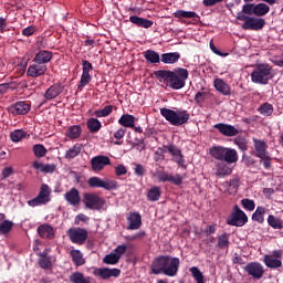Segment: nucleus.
<instances>
[{"label":"nucleus","mask_w":283,"mask_h":283,"mask_svg":"<svg viewBox=\"0 0 283 283\" xmlns=\"http://www.w3.org/2000/svg\"><path fill=\"white\" fill-rule=\"evenodd\" d=\"M154 76L159 81V83H165L166 87L170 90H182L187 85V80L189 78V70L177 67L174 71L159 70L154 72Z\"/></svg>","instance_id":"1"},{"label":"nucleus","mask_w":283,"mask_h":283,"mask_svg":"<svg viewBox=\"0 0 283 283\" xmlns=\"http://www.w3.org/2000/svg\"><path fill=\"white\" fill-rule=\"evenodd\" d=\"M180 266V259L171 258L167 255L156 258L151 265L150 271L154 275H168V277H174L178 273V268Z\"/></svg>","instance_id":"2"},{"label":"nucleus","mask_w":283,"mask_h":283,"mask_svg":"<svg viewBox=\"0 0 283 283\" xmlns=\"http://www.w3.org/2000/svg\"><path fill=\"white\" fill-rule=\"evenodd\" d=\"M275 71L269 63H258L251 73V81L256 85H269V81H273Z\"/></svg>","instance_id":"3"},{"label":"nucleus","mask_w":283,"mask_h":283,"mask_svg":"<svg viewBox=\"0 0 283 283\" xmlns=\"http://www.w3.org/2000/svg\"><path fill=\"white\" fill-rule=\"evenodd\" d=\"M161 116L170 123V125H174L175 127H180L181 125H185L189 123V119L191 118V115L187 111H174L167 107L160 108Z\"/></svg>","instance_id":"4"},{"label":"nucleus","mask_w":283,"mask_h":283,"mask_svg":"<svg viewBox=\"0 0 283 283\" xmlns=\"http://www.w3.org/2000/svg\"><path fill=\"white\" fill-rule=\"evenodd\" d=\"M238 21H244L242 24L243 30L260 31L266 25V20L263 18H253L242 13H237Z\"/></svg>","instance_id":"5"},{"label":"nucleus","mask_w":283,"mask_h":283,"mask_svg":"<svg viewBox=\"0 0 283 283\" xmlns=\"http://www.w3.org/2000/svg\"><path fill=\"white\" fill-rule=\"evenodd\" d=\"M161 151L163 154H170L174 163L178 164L179 167H185V156L182 155V150L176 147V145L163 146Z\"/></svg>","instance_id":"6"},{"label":"nucleus","mask_w":283,"mask_h":283,"mask_svg":"<svg viewBox=\"0 0 283 283\" xmlns=\"http://www.w3.org/2000/svg\"><path fill=\"white\" fill-rule=\"evenodd\" d=\"M249 222L247 213L240 209V207L234 206V210L230 218H228V224L231 227H244Z\"/></svg>","instance_id":"7"},{"label":"nucleus","mask_w":283,"mask_h":283,"mask_svg":"<svg viewBox=\"0 0 283 283\" xmlns=\"http://www.w3.org/2000/svg\"><path fill=\"white\" fill-rule=\"evenodd\" d=\"M50 193H52V190L48 185L43 184L41 186L38 197H35L32 200H29L28 205L30 207H39L40 205H48V202H50Z\"/></svg>","instance_id":"8"},{"label":"nucleus","mask_w":283,"mask_h":283,"mask_svg":"<svg viewBox=\"0 0 283 283\" xmlns=\"http://www.w3.org/2000/svg\"><path fill=\"white\" fill-rule=\"evenodd\" d=\"M84 205L86 209L98 211L99 209H103V207L105 206V200H103V198L98 197V195L96 193H85Z\"/></svg>","instance_id":"9"},{"label":"nucleus","mask_w":283,"mask_h":283,"mask_svg":"<svg viewBox=\"0 0 283 283\" xmlns=\"http://www.w3.org/2000/svg\"><path fill=\"white\" fill-rule=\"evenodd\" d=\"M67 235L73 244H84L87 240V230L83 228H71L67 231Z\"/></svg>","instance_id":"10"},{"label":"nucleus","mask_w":283,"mask_h":283,"mask_svg":"<svg viewBox=\"0 0 283 283\" xmlns=\"http://www.w3.org/2000/svg\"><path fill=\"white\" fill-rule=\"evenodd\" d=\"M65 90V86L61 83H55L53 85H51L44 93V101L41 103V105H45V103L48 101H54V98H57L59 96H61V94H63Z\"/></svg>","instance_id":"11"},{"label":"nucleus","mask_w":283,"mask_h":283,"mask_svg":"<svg viewBox=\"0 0 283 283\" xmlns=\"http://www.w3.org/2000/svg\"><path fill=\"white\" fill-rule=\"evenodd\" d=\"M30 109L31 105L28 102H17L7 108L9 114H12L13 116H25Z\"/></svg>","instance_id":"12"},{"label":"nucleus","mask_w":283,"mask_h":283,"mask_svg":"<svg viewBox=\"0 0 283 283\" xmlns=\"http://www.w3.org/2000/svg\"><path fill=\"white\" fill-rule=\"evenodd\" d=\"M213 128L218 129L219 134L227 138H233V136H238V134H240V129L235 128V126L231 124L219 123L216 124Z\"/></svg>","instance_id":"13"},{"label":"nucleus","mask_w":283,"mask_h":283,"mask_svg":"<svg viewBox=\"0 0 283 283\" xmlns=\"http://www.w3.org/2000/svg\"><path fill=\"white\" fill-rule=\"evenodd\" d=\"M244 271L254 280H261V277L264 275V266L258 262L248 263L244 266Z\"/></svg>","instance_id":"14"},{"label":"nucleus","mask_w":283,"mask_h":283,"mask_svg":"<svg viewBox=\"0 0 283 283\" xmlns=\"http://www.w3.org/2000/svg\"><path fill=\"white\" fill-rule=\"evenodd\" d=\"M90 187H97L99 189H116V181L112 179L91 178L88 179Z\"/></svg>","instance_id":"15"},{"label":"nucleus","mask_w":283,"mask_h":283,"mask_svg":"<svg viewBox=\"0 0 283 283\" xmlns=\"http://www.w3.org/2000/svg\"><path fill=\"white\" fill-rule=\"evenodd\" d=\"M45 72H48V65L34 62L28 67L27 76L39 78V76H45Z\"/></svg>","instance_id":"16"},{"label":"nucleus","mask_w":283,"mask_h":283,"mask_svg":"<svg viewBox=\"0 0 283 283\" xmlns=\"http://www.w3.org/2000/svg\"><path fill=\"white\" fill-rule=\"evenodd\" d=\"M107 165H112V161L107 156L99 155V156L93 157L91 160V166L94 171H101L105 169Z\"/></svg>","instance_id":"17"},{"label":"nucleus","mask_w":283,"mask_h":283,"mask_svg":"<svg viewBox=\"0 0 283 283\" xmlns=\"http://www.w3.org/2000/svg\"><path fill=\"white\" fill-rule=\"evenodd\" d=\"M94 275L102 277V280H109V277H118V275H120V270L107 268L95 269Z\"/></svg>","instance_id":"18"},{"label":"nucleus","mask_w":283,"mask_h":283,"mask_svg":"<svg viewBox=\"0 0 283 283\" xmlns=\"http://www.w3.org/2000/svg\"><path fill=\"white\" fill-rule=\"evenodd\" d=\"M64 199L69 205H71V207H78V205H81V193L76 188H72L71 190L66 191Z\"/></svg>","instance_id":"19"},{"label":"nucleus","mask_w":283,"mask_h":283,"mask_svg":"<svg viewBox=\"0 0 283 283\" xmlns=\"http://www.w3.org/2000/svg\"><path fill=\"white\" fill-rule=\"evenodd\" d=\"M54 59V54L48 50L39 51L35 56L33 57V63H40L41 65H48L50 61Z\"/></svg>","instance_id":"20"},{"label":"nucleus","mask_w":283,"mask_h":283,"mask_svg":"<svg viewBox=\"0 0 283 283\" xmlns=\"http://www.w3.org/2000/svg\"><path fill=\"white\" fill-rule=\"evenodd\" d=\"M253 143L256 158H265L266 156H269V151H266V149H269L266 142L253 138Z\"/></svg>","instance_id":"21"},{"label":"nucleus","mask_w":283,"mask_h":283,"mask_svg":"<svg viewBox=\"0 0 283 283\" xmlns=\"http://www.w3.org/2000/svg\"><path fill=\"white\" fill-rule=\"evenodd\" d=\"M213 85L217 92H219L223 96H231V86L227 82H224V80L216 78Z\"/></svg>","instance_id":"22"},{"label":"nucleus","mask_w":283,"mask_h":283,"mask_svg":"<svg viewBox=\"0 0 283 283\" xmlns=\"http://www.w3.org/2000/svg\"><path fill=\"white\" fill-rule=\"evenodd\" d=\"M128 226L127 229L129 231H134L136 229H140V224H143L140 214L133 212L127 217Z\"/></svg>","instance_id":"23"},{"label":"nucleus","mask_w":283,"mask_h":283,"mask_svg":"<svg viewBox=\"0 0 283 283\" xmlns=\"http://www.w3.org/2000/svg\"><path fill=\"white\" fill-rule=\"evenodd\" d=\"M129 21L130 23H134V25H137V28H145L146 30L154 25V21L138 15H130Z\"/></svg>","instance_id":"24"},{"label":"nucleus","mask_w":283,"mask_h":283,"mask_svg":"<svg viewBox=\"0 0 283 283\" xmlns=\"http://www.w3.org/2000/svg\"><path fill=\"white\" fill-rule=\"evenodd\" d=\"M227 151V147L224 146H212L210 148V156L214 158V160H220V163L224 161V154Z\"/></svg>","instance_id":"25"},{"label":"nucleus","mask_w":283,"mask_h":283,"mask_svg":"<svg viewBox=\"0 0 283 283\" xmlns=\"http://www.w3.org/2000/svg\"><path fill=\"white\" fill-rule=\"evenodd\" d=\"M118 125L132 129L136 125V116L130 114H123L118 119Z\"/></svg>","instance_id":"26"},{"label":"nucleus","mask_w":283,"mask_h":283,"mask_svg":"<svg viewBox=\"0 0 283 283\" xmlns=\"http://www.w3.org/2000/svg\"><path fill=\"white\" fill-rule=\"evenodd\" d=\"M81 134H83L81 125H73L66 129L65 136L70 138V140H76V138H81Z\"/></svg>","instance_id":"27"},{"label":"nucleus","mask_w":283,"mask_h":283,"mask_svg":"<svg viewBox=\"0 0 283 283\" xmlns=\"http://www.w3.org/2000/svg\"><path fill=\"white\" fill-rule=\"evenodd\" d=\"M238 160H239L238 150L226 147L223 163H227L228 165H233L238 163Z\"/></svg>","instance_id":"28"},{"label":"nucleus","mask_w":283,"mask_h":283,"mask_svg":"<svg viewBox=\"0 0 283 283\" xmlns=\"http://www.w3.org/2000/svg\"><path fill=\"white\" fill-rule=\"evenodd\" d=\"M178 61H180V53L178 52L161 54V63L166 65H174V63H178Z\"/></svg>","instance_id":"29"},{"label":"nucleus","mask_w":283,"mask_h":283,"mask_svg":"<svg viewBox=\"0 0 283 283\" xmlns=\"http://www.w3.org/2000/svg\"><path fill=\"white\" fill-rule=\"evenodd\" d=\"M232 171L233 169L224 161L216 164V176H231Z\"/></svg>","instance_id":"30"},{"label":"nucleus","mask_w":283,"mask_h":283,"mask_svg":"<svg viewBox=\"0 0 283 283\" xmlns=\"http://www.w3.org/2000/svg\"><path fill=\"white\" fill-rule=\"evenodd\" d=\"M34 169H38V171H42L43 174H54L56 170V165L54 164H46L43 165L42 163L35 161L33 163Z\"/></svg>","instance_id":"31"},{"label":"nucleus","mask_w":283,"mask_h":283,"mask_svg":"<svg viewBox=\"0 0 283 283\" xmlns=\"http://www.w3.org/2000/svg\"><path fill=\"white\" fill-rule=\"evenodd\" d=\"M143 54H144V59L150 64L160 63L161 61L160 54H158V52L154 50H147Z\"/></svg>","instance_id":"32"},{"label":"nucleus","mask_w":283,"mask_h":283,"mask_svg":"<svg viewBox=\"0 0 283 283\" xmlns=\"http://www.w3.org/2000/svg\"><path fill=\"white\" fill-rule=\"evenodd\" d=\"M271 12V7L269 4L261 2L254 4V17H266Z\"/></svg>","instance_id":"33"},{"label":"nucleus","mask_w":283,"mask_h":283,"mask_svg":"<svg viewBox=\"0 0 283 283\" xmlns=\"http://www.w3.org/2000/svg\"><path fill=\"white\" fill-rule=\"evenodd\" d=\"M70 255L75 266H83L85 264V258H83L81 250H71Z\"/></svg>","instance_id":"34"},{"label":"nucleus","mask_w":283,"mask_h":283,"mask_svg":"<svg viewBox=\"0 0 283 283\" xmlns=\"http://www.w3.org/2000/svg\"><path fill=\"white\" fill-rule=\"evenodd\" d=\"M86 126L91 134H98V132H101V127H103V124L97 118H90L86 122Z\"/></svg>","instance_id":"35"},{"label":"nucleus","mask_w":283,"mask_h":283,"mask_svg":"<svg viewBox=\"0 0 283 283\" xmlns=\"http://www.w3.org/2000/svg\"><path fill=\"white\" fill-rule=\"evenodd\" d=\"M175 19H200V15L193 11L177 10L174 13Z\"/></svg>","instance_id":"36"},{"label":"nucleus","mask_w":283,"mask_h":283,"mask_svg":"<svg viewBox=\"0 0 283 283\" xmlns=\"http://www.w3.org/2000/svg\"><path fill=\"white\" fill-rule=\"evenodd\" d=\"M41 238H54V229L50 224H42L38 228Z\"/></svg>","instance_id":"37"},{"label":"nucleus","mask_w":283,"mask_h":283,"mask_svg":"<svg viewBox=\"0 0 283 283\" xmlns=\"http://www.w3.org/2000/svg\"><path fill=\"white\" fill-rule=\"evenodd\" d=\"M82 149H83V145L75 144L73 147L66 150L64 158H66L67 160H72V158H76V156L81 154Z\"/></svg>","instance_id":"38"},{"label":"nucleus","mask_w":283,"mask_h":283,"mask_svg":"<svg viewBox=\"0 0 283 283\" xmlns=\"http://www.w3.org/2000/svg\"><path fill=\"white\" fill-rule=\"evenodd\" d=\"M112 112H114V106L106 105L102 109L94 111V116L96 118H107V116H109V114H112Z\"/></svg>","instance_id":"39"},{"label":"nucleus","mask_w":283,"mask_h":283,"mask_svg":"<svg viewBox=\"0 0 283 283\" xmlns=\"http://www.w3.org/2000/svg\"><path fill=\"white\" fill-rule=\"evenodd\" d=\"M39 264L41 269H50L52 266V261L50 256H48V250L40 253Z\"/></svg>","instance_id":"40"},{"label":"nucleus","mask_w":283,"mask_h":283,"mask_svg":"<svg viewBox=\"0 0 283 283\" xmlns=\"http://www.w3.org/2000/svg\"><path fill=\"white\" fill-rule=\"evenodd\" d=\"M273 104H270L268 102L263 103L260 105V107L258 108V112L262 115V116H272L273 115Z\"/></svg>","instance_id":"41"},{"label":"nucleus","mask_w":283,"mask_h":283,"mask_svg":"<svg viewBox=\"0 0 283 283\" xmlns=\"http://www.w3.org/2000/svg\"><path fill=\"white\" fill-rule=\"evenodd\" d=\"M92 83V74L82 73L80 83L77 85L78 92H83V88Z\"/></svg>","instance_id":"42"},{"label":"nucleus","mask_w":283,"mask_h":283,"mask_svg":"<svg viewBox=\"0 0 283 283\" xmlns=\"http://www.w3.org/2000/svg\"><path fill=\"white\" fill-rule=\"evenodd\" d=\"M264 262H265V265L269 266V269H280V266H282V261L271 255H265Z\"/></svg>","instance_id":"43"},{"label":"nucleus","mask_w":283,"mask_h":283,"mask_svg":"<svg viewBox=\"0 0 283 283\" xmlns=\"http://www.w3.org/2000/svg\"><path fill=\"white\" fill-rule=\"evenodd\" d=\"M25 136H28V133L23 129H15L10 134L12 143H20Z\"/></svg>","instance_id":"44"},{"label":"nucleus","mask_w":283,"mask_h":283,"mask_svg":"<svg viewBox=\"0 0 283 283\" xmlns=\"http://www.w3.org/2000/svg\"><path fill=\"white\" fill-rule=\"evenodd\" d=\"M33 154L36 158H44V156L48 154V148H45L43 144H35L33 146Z\"/></svg>","instance_id":"45"},{"label":"nucleus","mask_w":283,"mask_h":283,"mask_svg":"<svg viewBox=\"0 0 283 283\" xmlns=\"http://www.w3.org/2000/svg\"><path fill=\"white\" fill-rule=\"evenodd\" d=\"M147 198L151 202L158 201L160 199V188H158V187L150 188L148 190Z\"/></svg>","instance_id":"46"},{"label":"nucleus","mask_w":283,"mask_h":283,"mask_svg":"<svg viewBox=\"0 0 283 283\" xmlns=\"http://www.w3.org/2000/svg\"><path fill=\"white\" fill-rule=\"evenodd\" d=\"M71 282L73 283H90V279H85L83 273L75 272L70 276Z\"/></svg>","instance_id":"47"},{"label":"nucleus","mask_w":283,"mask_h":283,"mask_svg":"<svg viewBox=\"0 0 283 283\" xmlns=\"http://www.w3.org/2000/svg\"><path fill=\"white\" fill-rule=\"evenodd\" d=\"M238 14H244L247 17L251 14H255V3H245L243 7H242V11L238 12Z\"/></svg>","instance_id":"48"},{"label":"nucleus","mask_w":283,"mask_h":283,"mask_svg":"<svg viewBox=\"0 0 283 283\" xmlns=\"http://www.w3.org/2000/svg\"><path fill=\"white\" fill-rule=\"evenodd\" d=\"M268 224L272 227V229H282V220L280 218L270 214L268 218Z\"/></svg>","instance_id":"49"},{"label":"nucleus","mask_w":283,"mask_h":283,"mask_svg":"<svg viewBox=\"0 0 283 283\" xmlns=\"http://www.w3.org/2000/svg\"><path fill=\"white\" fill-rule=\"evenodd\" d=\"M264 213H266V210L262 207H258L255 212L252 216V219L255 220L256 222H264Z\"/></svg>","instance_id":"50"},{"label":"nucleus","mask_w":283,"mask_h":283,"mask_svg":"<svg viewBox=\"0 0 283 283\" xmlns=\"http://www.w3.org/2000/svg\"><path fill=\"white\" fill-rule=\"evenodd\" d=\"M14 223L12 221H3L0 223V235H6L7 233H10L12 231V227Z\"/></svg>","instance_id":"51"},{"label":"nucleus","mask_w":283,"mask_h":283,"mask_svg":"<svg viewBox=\"0 0 283 283\" xmlns=\"http://www.w3.org/2000/svg\"><path fill=\"white\" fill-rule=\"evenodd\" d=\"M127 134V129L125 128H119L117 132H115L113 134V138H115L114 145H123V142H118V140H123V138H125V135Z\"/></svg>","instance_id":"52"},{"label":"nucleus","mask_w":283,"mask_h":283,"mask_svg":"<svg viewBox=\"0 0 283 283\" xmlns=\"http://www.w3.org/2000/svg\"><path fill=\"white\" fill-rule=\"evenodd\" d=\"M234 145H237L241 151H247V149H249V144L244 137L234 138Z\"/></svg>","instance_id":"53"},{"label":"nucleus","mask_w":283,"mask_h":283,"mask_svg":"<svg viewBox=\"0 0 283 283\" xmlns=\"http://www.w3.org/2000/svg\"><path fill=\"white\" fill-rule=\"evenodd\" d=\"M190 273H192L197 283H205V276H202V272L198 268H190Z\"/></svg>","instance_id":"54"},{"label":"nucleus","mask_w":283,"mask_h":283,"mask_svg":"<svg viewBox=\"0 0 283 283\" xmlns=\"http://www.w3.org/2000/svg\"><path fill=\"white\" fill-rule=\"evenodd\" d=\"M133 171L138 178H143V176H145V174L147 172L145 166L140 164H133Z\"/></svg>","instance_id":"55"},{"label":"nucleus","mask_w":283,"mask_h":283,"mask_svg":"<svg viewBox=\"0 0 283 283\" xmlns=\"http://www.w3.org/2000/svg\"><path fill=\"white\" fill-rule=\"evenodd\" d=\"M209 96V92H197L195 95V103L197 105H202L207 101V97Z\"/></svg>","instance_id":"56"},{"label":"nucleus","mask_w":283,"mask_h":283,"mask_svg":"<svg viewBox=\"0 0 283 283\" xmlns=\"http://www.w3.org/2000/svg\"><path fill=\"white\" fill-rule=\"evenodd\" d=\"M118 260H120L118 259V255L112 252L104 258L103 262L105 264H118Z\"/></svg>","instance_id":"57"},{"label":"nucleus","mask_w":283,"mask_h":283,"mask_svg":"<svg viewBox=\"0 0 283 283\" xmlns=\"http://www.w3.org/2000/svg\"><path fill=\"white\" fill-rule=\"evenodd\" d=\"M241 205L248 211H253V209H255V201H253L251 199H243V200H241Z\"/></svg>","instance_id":"58"},{"label":"nucleus","mask_w":283,"mask_h":283,"mask_svg":"<svg viewBox=\"0 0 283 283\" xmlns=\"http://www.w3.org/2000/svg\"><path fill=\"white\" fill-rule=\"evenodd\" d=\"M218 244H219L220 249H227V247H229V235L221 234L218 238Z\"/></svg>","instance_id":"59"},{"label":"nucleus","mask_w":283,"mask_h":283,"mask_svg":"<svg viewBox=\"0 0 283 283\" xmlns=\"http://www.w3.org/2000/svg\"><path fill=\"white\" fill-rule=\"evenodd\" d=\"M94 70V66L87 60L82 61V74H90Z\"/></svg>","instance_id":"60"},{"label":"nucleus","mask_w":283,"mask_h":283,"mask_svg":"<svg viewBox=\"0 0 283 283\" xmlns=\"http://www.w3.org/2000/svg\"><path fill=\"white\" fill-rule=\"evenodd\" d=\"M142 238H145V231H139L135 234L126 235L125 239L129 242H134V240H140Z\"/></svg>","instance_id":"61"},{"label":"nucleus","mask_w":283,"mask_h":283,"mask_svg":"<svg viewBox=\"0 0 283 283\" xmlns=\"http://www.w3.org/2000/svg\"><path fill=\"white\" fill-rule=\"evenodd\" d=\"M116 176H125L127 174V167L125 165L119 164L115 167Z\"/></svg>","instance_id":"62"},{"label":"nucleus","mask_w":283,"mask_h":283,"mask_svg":"<svg viewBox=\"0 0 283 283\" xmlns=\"http://www.w3.org/2000/svg\"><path fill=\"white\" fill-rule=\"evenodd\" d=\"M34 32H36V27L34 25L27 27L22 30L23 36H32Z\"/></svg>","instance_id":"63"},{"label":"nucleus","mask_w":283,"mask_h":283,"mask_svg":"<svg viewBox=\"0 0 283 283\" xmlns=\"http://www.w3.org/2000/svg\"><path fill=\"white\" fill-rule=\"evenodd\" d=\"M125 251H127V245H118L115 250H114V254L117 255V258L120 260V255H123V253H125Z\"/></svg>","instance_id":"64"}]
</instances>
